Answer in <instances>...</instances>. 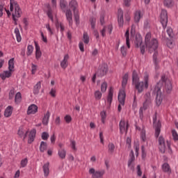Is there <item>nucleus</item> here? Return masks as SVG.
Listing matches in <instances>:
<instances>
[{"label": "nucleus", "instance_id": "nucleus-31", "mask_svg": "<svg viewBox=\"0 0 178 178\" xmlns=\"http://www.w3.org/2000/svg\"><path fill=\"white\" fill-rule=\"evenodd\" d=\"M124 37L126 38V44L127 48L130 49V32L128 30H127L125 34H124Z\"/></svg>", "mask_w": 178, "mask_h": 178}, {"label": "nucleus", "instance_id": "nucleus-12", "mask_svg": "<svg viewBox=\"0 0 178 178\" xmlns=\"http://www.w3.org/2000/svg\"><path fill=\"white\" fill-rule=\"evenodd\" d=\"M64 13H65L66 20L68 22L69 26H73V13L72 10L67 9Z\"/></svg>", "mask_w": 178, "mask_h": 178}, {"label": "nucleus", "instance_id": "nucleus-2", "mask_svg": "<svg viewBox=\"0 0 178 178\" xmlns=\"http://www.w3.org/2000/svg\"><path fill=\"white\" fill-rule=\"evenodd\" d=\"M145 44L150 54L158 49V40L156 38H152L151 32L145 35Z\"/></svg>", "mask_w": 178, "mask_h": 178}, {"label": "nucleus", "instance_id": "nucleus-20", "mask_svg": "<svg viewBox=\"0 0 178 178\" xmlns=\"http://www.w3.org/2000/svg\"><path fill=\"white\" fill-rule=\"evenodd\" d=\"M27 134H29V131H26L23 127H20L18 130V135L19 137H23L24 140H26Z\"/></svg>", "mask_w": 178, "mask_h": 178}, {"label": "nucleus", "instance_id": "nucleus-23", "mask_svg": "<svg viewBox=\"0 0 178 178\" xmlns=\"http://www.w3.org/2000/svg\"><path fill=\"white\" fill-rule=\"evenodd\" d=\"M67 60H69V54H65L63 60L60 62L62 69H66V67H67Z\"/></svg>", "mask_w": 178, "mask_h": 178}, {"label": "nucleus", "instance_id": "nucleus-48", "mask_svg": "<svg viewBox=\"0 0 178 178\" xmlns=\"http://www.w3.org/2000/svg\"><path fill=\"white\" fill-rule=\"evenodd\" d=\"M144 108L140 107L139 109V119H140V120L143 122V120H144Z\"/></svg>", "mask_w": 178, "mask_h": 178}, {"label": "nucleus", "instance_id": "nucleus-45", "mask_svg": "<svg viewBox=\"0 0 178 178\" xmlns=\"http://www.w3.org/2000/svg\"><path fill=\"white\" fill-rule=\"evenodd\" d=\"M27 163H29V159L27 158L23 159L20 163V168H26Z\"/></svg>", "mask_w": 178, "mask_h": 178}, {"label": "nucleus", "instance_id": "nucleus-38", "mask_svg": "<svg viewBox=\"0 0 178 178\" xmlns=\"http://www.w3.org/2000/svg\"><path fill=\"white\" fill-rule=\"evenodd\" d=\"M15 104H20L22 102V94L20 92H17L15 97Z\"/></svg>", "mask_w": 178, "mask_h": 178}, {"label": "nucleus", "instance_id": "nucleus-11", "mask_svg": "<svg viewBox=\"0 0 178 178\" xmlns=\"http://www.w3.org/2000/svg\"><path fill=\"white\" fill-rule=\"evenodd\" d=\"M120 133L123 134L124 131L127 133L129 130V122H127L124 120H121L119 123Z\"/></svg>", "mask_w": 178, "mask_h": 178}, {"label": "nucleus", "instance_id": "nucleus-18", "mask_svg": "<svg viewBox=\"0 0 178 178\" xmlns=\"http://www.w3.org/2000/svg\"><path fill=\"white\" fill-rule=\"evenodd\" d=\"M37 134V131L35 129H32L29 132V139H28V143L29 144H31L35 138V134Z\"/></svg>", "mask_w": 178, "mask_h": 178}, {"label": "nucleus", "instance_id": "nucleus-10", "mask_svg": "<svg viewBox=\"0 0 178 178\" xmlns=\"http://www.w3.org/2000/svg\"><path fill=\"white\" fill-rule=\"evenodd\" d=\"M159 149L161 154H165L166 151V142L165 141V138L161 136L159 137Z\"/></svg>", "mask_w": 178, "mask_h": 178}, {"label": "nucleus", "instance_id": "nucleus-1", "mask_svg": "<svg viewBox=\"0 0 178 178\" xmlns=\"http://www.w3.org/2000/svg\"><path fill=\"white\" fill-rule=\"evenodd\" d=\"M162 86L163 90L164 92H167V94H170L173 88L172 82L166 79V76L162 75L161 80L157 83L154 90V92L156 94V104L157 106H161L162 101H163V97L162 96V92L161 91Z\"/></svg>", "mask_w": 178, "mask_h": 178}, {"label": "nucleus", "instance_id": "nucleus-21", "mask_svg": "<svg viewBox=\"0 0 178 178\" xmlns=\"http://www.w3.org/2000/svg\"><path fill=\"white\" fill-rule=\"evenodd\" d=\"M69 6L71 9H72L74 13L79 11V10H77V8H79V3H77L76 0H72L69 3Z\"/></svg>", "mask_w": 178, "mask_h": 178}, {"label": "nucleus", "instance_id": "nucleus-50", "mask_svg": "<svg viewBox=\"0 0 178 178\" xmlns=\"http://www.w3.org/2000/svg\"><path fill=\"white\" fill-rule=\"evenodd\" d=\"M136 170L137 175L141 177V176H143V171H141V166L140 165H137Z\"/></svg>", "mask_w": 178, "mask_h": 178}, {"label": "nucleus", "instance_id": "nucleus-3", "mask_svg": "<svg viewBox=\"0 0 178 178\" xmlns=\"http://www.w3.org/2000/svg\"><path fill=\"white\" fill-rule=\"evenodd\" d=\"M10 12H13V20H14L15 24H17V19H19V17H22V8H20L17 1L15 0H10Z\"/></svg>", "mask_w": 178, "mask_h": 178}, {"label": "nucleus", "instance_id": "nucleus-61", "mask_svg": "<svg viewBox=\"0 0 178 178\" xmlns=\"http://www.w3.org/2000/svg\"><path fill=\"white\" fill-rule=\"evenodd\" d=\"M46 29L49 31V34L50 35H52V34H54V31L51 29V26H49V24L46 25Z\"/></svg>", "mask_w": 178, "mask_h": 178}, {"label": "nucleus", "instance_id": "nucleus-63", "mask_svg": "<svg viewBox=\"0 0 178 178\" xmlns=\"http://www.w3.org/2000/svg\"><path fill=\"white\" fill-rule=\"evenodd\" d=\"M57 28L60 29V31L61 33H63V31H65V26H63L62 24H58L57 25Z\"/></svg>", "mask_w": 178, "mask_h": 178}, {"label": "nucleus", "instance_id": "nucleus-30", "mask_svg": "<svg viewBox=\"0 0 178 178\" xmlns=\"http://www.w3.org/2000/svg\"><path fill=\"white\" fill-rule=\"evenodd\" d=\"M128 81H129V74L126 73L122 77V88H126V86H127Z\"/></svg>", "mask_w": 178, "mask_h": 178}, {"label": "nucleus", "instance_id": "nucleus-29", "mask_svg": "<svg viewBox=\"0 0 178 178\" xmlns=\"http://www.w3.org/2000/svg\"><path fill=\"white\" fill-rule=\"evenodd\" d=\"M155 134L154 136L156 138H158L159 137V134H161V122H159L156 125H155Z\"/></svg>", "mask_w": 178, "mask_h": 178}, {"label": "nucleus", "instance_id": "nucleus-49", "mask_svg": "<svg viewBox=\"0 0 178 178\" xmlns=\"http://www.w3.org/2000/svg\"><path fill=\"white\" fill-rule=\"evenodd\" d=\"M90 22L91 27L94 30V29H95V23H97V19L95 17H91L90 19Z\"/></svg>", "mask_w": 178, "mask_h": 178}, {"label": "nucleus", "instance_id": "nucleus-27", "mask_svg": "<svg viewBox=\"0 0 178 178\" xmlns=\"http://www.w3.org/2000/svg\"><path fill=\"white\" fill-rule=\"evenodd\" d=\"M12 112H13V107H12V106H8L4 111V116L6 118L10 117L12 115Z\"/></svg>", "mask_w": 178, "mask_h": 178}, {"label": "nucleus", "instance_id": "nucleus-6", "mask_svg": "<svg viewBox=\"0 0 178 178\" xmlns=\"http://www.w3.org/2000/svg\"><path fill=\"white\" fill-rule=\"evenodd\" d=\"M56 6H57V3H56V0H51V6L49 4L47 5V15L49 17V19H50V20H51V22H54V9H56Z\"/></svg>", "mask_w": 178, "mask_h": 178}, {"label": "nucleus", "instance_id": "nucleus-56", "mask_svg": "<svg viewBox=\"0 0 178 178\" xmlns=\"http://www.w3.org/2000/svg\"><path fill=\"white\" fill-rule=\"evenodd\" d=\"M49 95L51 97H53V98H55V97H56V90L55 88H51Z\"/></svg>", "mask_w": 178, "mask_h": 178}, {"label": "nucleus", "instance_id": "nucleus-37", "mask_svg": "<svg viewBox=\"0 0 178 178\" xmlns=\"http://www.w3.org/2000/svg\"><path fill=\"white\" fill-rule=\"evenodd\" d=\"M41 88V82H38L37 84L33 88V94L37 95L40 92V89Z\"/></svg>", "mask_w": 178, "mask_h": 178}, {"label": "nucleus", "instance_id": "nucleus-32", "mask_svg": "<svg viewBox=\"0 0 178 178\" xmlns=\"http://www.w3.org/2000/svg\"><path fill=\"white\" fill-rule=\"evenodd\" d=\"M58 155L60 159H65L66 158V150L65 149H58Z\"/></svg>", "mask_w": 178, "mask_h": 178}, {"label": "nucleus", "instance_id": "nucleus-58", "mask_svg": "<svg viewBox=\"0 0 178 178\" xmlns=\"http://www.w3.org/2000/svg\"><path fill=\"white\" fill-rule=\"evenodd\" d=\"M45 176L49 175V163H47L45 165Z\"/></svg>", "mask_w": 178, "mask_h": 178}, {"label": "nucleus", "instance_id": "nucleus-26", "mask_svg": "<svg viewBox=\"0 0 178 178\" xmlns=\"http://www.w3.org/2000/svg\"><path fill=\"white\" fill-rule=\"evenodd\" d=\"M12 72L10 70L8 71H4L3 73L0 74V77L2 80H5L6 79H8L12 76Z\"/></svg>", "mask_w": 178, "mask_h": 178}, {"label": "nucleus", "instance_id": "nucleus-43", "mask_svg": "<svg viewBox=\"0 0 178 178\" xmlns=\"http://www.w3.org/2000/svg\"><path fill=\"white\" fill-rule=\"evenodd\" d=\"M108 147L109 154H113L115 152V145L112 143H108Z\"/></svg>", "mask_w": 178, "mask_h": 178}, {"label": "nucleus", "instance_id": "nucleus-36", "mask_svg": "<svg viewBox=\"0 0 178 178\" xmlns=\"http://www.w3.org/2000/svg\"><path fill=\"white\" fill-rule=\"evenodd\" d=\"M13 69H15V58H13L8 61V70L13 71Z\"/></svg>", "mask_w": 178, "mask_h": 178}, {"label": "nucleus", "instance_id": "nucleus-7", "mask_svg": "<svg viewBox=\"0 0 178 178\" xmlns=\"http://www.w3.org/2000/svg\"><path fill=\"white\" fill-rule=\"evenodd\" d=\"M160 22L163 26V29H165L168 26V11L165 9H162L160 14Z\"/></svg>", "mask_w": 178, "mask_h": 178}, {"label": "nucleus", "instance_id": "nucleus-28", "mask_svg": "<svg viewBox=\"0 0 178 178\" xmlns=\"http://www.w3.org/2000/svg\"><path fill=\"white\" fill-rule=\"evenodd\" d=\"M154 54H153V62L154 63V66L156 69L159 68V65H158V51L156 50L154 51Z\"/></svg>", "mask_w": 178, "mask_h": 178}, {"label": "nucleus", "instance_id": "nucleus-51", "mask_svg": "<svg viewBox=\"0 0 178 178\" xmlns=\"http://www.w3.org/2000/svg\"><path fill=\"white\" fill-rule=\"evenodd\" d=\"M140 138L142 141H143V143H145L147 140V136L145 135V131L144 130H143L140 133Z\"/></svg>", "mask_w": 178, "mask_h": 178}, {"label": "nucleus", "instance_id": "nucleus-34", "mask_svg": "<svg viewBox=\"0 0 178 178\" xmlns=\"http://www.w3.org/2000/svg\"><path fill=\"white\" fill-rule=\"evenodd\" d=\"M141 44H143V38H141V36H136L135 40V44L136 45V47L138 48L141 47Z\"/></svg>", "mask_w": 178, "mask_h": 178}, {"label": "nucleus", "instance_id": "nucleus-57", "mask_svg": "<svg viewBox=\"0 0 178 178\" xmlns=\"http://www.w3.org/2000/svg\"><path fill=\"white\" fill-rule=\"evenodd\" d=\"M136 156H138V152L140 151V145L136 144L134 145Z\"/></svg>", "mask_w": 178, "mask_h": 178}, {"label": "nucleus", "instance_id": "nucleus-39", "mask_svg": "<svg viewBox=\"0 0 178 178\" xmlns=\"http://www.w3.org/2000/svg\"><path fill=\"white\" fill-rule=\"evenodd\" d=\"M66 6H67V1L66 0H60V8H61L63 12H65Z\"/></svg>", "mask_w": 178, "mask_h": 178}, {"label": "nucleus", "instance_id": "nucleus-9", "mask_svg": "<svg viewBox=\"0 0 178 178\" xmlns=\"http://www.w3.org/2000/svg\"><path fill=\"white\" fill-rule=\"evenodd\" d=\"M89 174L92 175V178H102L103 176L105 175V170H97L95 171V169L90 168L89 170Z\"/></svg>", "mask_w": 178, "mask_h": 178}, {"label": "nucleus", "instance_id": "nucleus-13", "mask_svg": "<svg viewBox=\"0 0 178 178\" xmlns=\"http://www.w3.org/2000/svg\"><path fill=\"white\" fill-rule=\"evenodd\" d=\"M145 102L143 103V109L144 111H146V109H148V106H149L151 105V93L147 92L145 95Z\"/></svg>", "mask_w": 178, "mask_h": 178}, {"label": "nucleus", "instance_id": "nucleus-5", "mask_svg": "<svg viewBox=\"0 0 178 178\" xmlns=\"http://www.w3.org/2000/svg\"><path fill=\"white\" fill-rule=\"evenodd\" d=\"M126 101V92L124 89L120 90L118 93V102L120 103L118 106V111L122 112V106H124V102Z\"/></svg>", "mask_w": 178, "mask_h": 178}, {"label": "nucleus", "instance_id": "nucleus-40", "mask_svg": "<svg viewBox=\"0 0 178 178\" xmlns=\"http://www.w3.org/2000/svg\"><path fill=\"white\" fill-rule=\"evenodd\" d=\"M34 51V47L31 44H29L27 47V52L26 55L27 56H30L31 54H33V51Z\"/></svg>", "mask_w": 178, "mask_h": 178}, {"label": "nucleus", "instance_id": "nucleus-44", "mask_svg": "<svg viewBox=\"0 0 178 178\" xmlns=\"http://www.w3.org/2000/svg\"><path fill=\"white\" fill-rule=\"evenodd\" d=\"M95 98L97 101H99V99H101V98H102V93L101 92V91L97 90L95 92Z\"/></svg>", "mask_w": 178, "mask_h": 178}, {"label": "nucleus", "instance_id": "nucleus-14", "mask_svg": "<svg viewBox=\"0 0 178 178\" xmlns=\"http://www.w3.org/2000/svg\"><path fill=\"white\" fill-rule=\"evenodd\" d=\"M118 22L119 27H123L124 21L123 19V10L119 8L118 10Z\"/></svg>", "mask_w": 178, "mask_h": 178}, {"label": "nucleus", "instance_id": "nucleus-8", "mask_svg": "<svg viewBox=\"0 0 178 178\" xmlns=\"http://www.w3.org/2000/svg\"><path fill=\"white\" fill-rule=\"evenodd\" d=\"M107 73L108 65L103 64L98 67L96 74L97 77H104V76H106Z\"/></svg>", "mask_w": 178, "mask_h": 178}, {"label": "nucleus", "instance_id": "nucleus-22", "mask_svg": "<svg viewBox=\"0 0 178 178\" xmlns=\"http://www.w3.org/2000/svg\"><path fill=\"white\" fill-rule=\"evenodd\" d=\"M35 48V57L36 59H40L41 58V50L38 42L34 41Z\"/></svg>", "mask_w": 178, "mask_h": 178}, {"label": "nucleus", "instance_id": "nucleus-59", "mask_svg": "<svg viewBox=\"0 0 178 178\" xmlns=\"http://www.w3.org/2000/svg\"><path fill=\"white\" fill-rule=\"evenodd\" d=\"M71 148L74 151H77V148L76 147V141L71 140Z\"/></svg>", "mask_w": 178, "mask_h": 178}, {"label": "nucleus", "instance_id": "nucleus-60", "mask_svg": "<svg viewBox=\"0 0 178 178\" xmlns=\"http://www.w3.org/2000/svg\"><path fill=\"white\" fill-rule=\"evenodd\" d=\"M35 72H37V65L32 64V66H31L32 74H35Z\"/></svg>", "mask_w": 178, "mask_h": 178}, {"label": "nucleus", "instance_id": "nucleus-62", "mask_svg": "<svg viewBox=\"0 0 178 178\" xmlns=\"http://www.w3.org/2000/svg\"><path fill=\"white\" fill-rule=\"evenodd\" d=\"M64 119L66 123H70L72 122V117L70 115H65Z\"/></svg>", "mask_w": 178, "mask_h": 178}, {"label": "nucleus", "instance_id": "nucleus-52", "mask_svg": "<svg viewBox=\"0 0 178 178\" xmlns=\"http://www.w3.org/2000/svg\"><path fill=\"white\" fill-rule=\"evenodd\" d=\"M40 152H45V142L42 141L40 143Z\"/></svg>", "mask_w": 178, "mask_h": 178}, {"label": "nucleus", "instance_id": "nucleus-47", "mask_svg": "<svg viewBox=\"0 0 178 178\" xmlns=\"http://www.w3.org/2000/svg\"><path fill=\"white\" fill-rule=\"evenodd\" d=\"M172 136L174 141H178V134L177 131H176V130H172Z\"/></svg>", "mask_w": 178, "mask_h": 178}, {"label": "nucleus", "instance_id": "nucleus-35", "mask_svg": "<svg viewBox=\"0 0 178 178\" xmlns=\"http://www.w3.org/2000/svg\"><path fill=\"white\" fill-rule=\"evenodd\" d=\"M14 33L16 35L17 42H20V41H22V36L20 35V31H19V28H15Z\"/></svg>", "mask_w": 178, "mask_h": 178}, {"label": "nucleus", "instance_id": "nucleus-64", "mask_svg": "<svg viewBox=\"0 0 178 178\" xmlns=\"http://www.w3.org/2000/svg\"><path fill=\"white\" fill-rule=\"evenodd\" d=\"M79 47L81 52H84V44L83 42H79Z\"/></svg>", "mask_w": 178, "mask_h": 178}, {"label": "nucleus", "instance_id": "nucleus-42", "mask_svg": "<svg viewBox=\"0 0 178 178\" xmlns=\"http://www.w3.org/2000/svg\"><path fill=\"white\" fill-rule=\"evenodd\" d=\"M74 21L76 22V24H79V23H80V15H79V11L74 12Z\"/></svg>", "mask_w": 178, "mask_h": 178}, {"label": "nucleus", "instance_id": "nucleus-15", "mask_svg": "<svg viewBox=\"0 0 178 178\" xmlns=\"http://www.w3.org/2000/svg\"><path fill=\"white\" fill-rule=\"evenodd\" d=\"M38 112V106L35 104H31L28 107L27 115H35Z\"/></svg>", "mask_w": 178, "mask_h": 178}, {"label": "nucleus", "instance_id": "nucleus-19", "mask_svg": "<svg viewBox=\"0 0 178 178\" xmlns=\"http://www.w3.org/2000/svg\"><path fill=\"white\" fill-rule=\"evenodd\" d=\"M161 169L164 173H169V175L172 173V168H170V165L168 163H164L161 165Z\"/></svg>", "mask_w": 178, "mask_h": 178}, {"label": "nucleus", "instance_id": "nucleus-53", "mask_svg": "<svg viewBox=\"0 0 178 178\" xmlns=\"http://www.w3.org/2000/svg\"><path fill=\"white\" fill-rule=\"evenodd\" d=\"M120 51L122 56H126L127 55V49L124 46H122L121 47Z\"/></svg>", "mask_w": 178, "mask_h": 178}, {"label": "nucleus", "instance_id": "nucleus-54", "mask_svg": "<svg viewBox=\"0 0 178 178\" xmlns=\"http://www.w3.org/2000/svg\"><path fill=\"white\" fill-rule=\"evenodd\" d=\"M107 87H108V83H106V82H104L103 83H102L101 90L102 92H105V91H106Z\"/></svg>", "mask_w": 178, "mask_h": 178}, {"label": "nucleus", "instance_id": "nucleus-25", "mask_svg": "<svg viewBox=\"0 0 178 178\" xmlns=\"http://www.w3.org/2000/svg\"><path fill=\"white\" fill-rule=\"evenodd\" d=\"M138 82H140V77H138V74H137L136 70H134L132 72V83L134 85Z\"/></svg>", "mask_w": 178, "mask_h": 178}, {"label": "nucleus", "instance_id": "nucleus-4", "mask_svg": "<svg viewBox=\"0 0 178 178\" xmlns=\"http://www.w3.org/2000/svg\"><path fill=\"white\" fill-rule=\"evenodd\" d=\"M148 81L149 76L148 75H145L144 77V81H139L134 84V86H135V88L138 90V94H141V92H143L145 88H148L149 86Z\"/></svg>", "mask_w": 178, "mask_h": 178}, {"label": "nucleus", "instance_id": "nucleus-33", "mask_svg": "<svg viewBox=\"0 0 178 178\" xmlns=\"http://www.w3.org/2000/svg\"><path fill=\"white\" fill-rule=\"evenodd\" d=\"M163 5L165 8H172L175 5L173 0H164Z\"/></svg>", "mask_w": 178, "mask_h": 178}, {"label": "nucleus", "instance_id": "nucleus-24", "mask_svg": "<svg viewBox=\"0 0 178 178\" xmlns=\"http://www.w3.org/2000/svg\"><path fill=\"white\" fill-rule=\"evenodd\" d=\"M112 101H113V88H110L107 97V102L109 104V105H111Z\"/></svg>", "mask_w": 178, "mask_h": 178}, {"label": "nucleus", "instance_id": "nucleus-17", "mask_svg": "<svg viewBox=\"0 0 178 178\" xmlns=\"http://www.w3.org/2000/svg\"><path fill=\"white\" fill-rule=\"evenodd\" d=\"M143 13L140 10H136L134 13V22L135 23H140V20L143 19Z\"/></svg>", "mask_w": 178, "mask_h": 178}, {"label": "nucleus", "instance_id": "nucleus-55", "mask_svg": "<svg viewBox=\"0 0 178 178\" xmlns=\"http://www.w3.org/2000/svg\"><path fill=\"white\" fill-rule=\"evenodd\" d=\"M167 33H168V36L170 37V38H172V37H173V29H172V28H168L167 29Z\"/></svg>", "mask_w": 178, "mask_h": 178}, {"label": "nucleus", "instance_id": "nucleus-46", "mask_svg": "<svg viewBox=\"0 0 178 178\" xmlns=\"http://www.w3.org/2000/svg\"><path fill=\"white\" fill-rule=\"evenodd\" d=\"M100 116L102 118V123L104 124L105 123V120L106 119V111H103L100 113Z\"/></svg>", "mask_w": 178, "mask_h": 178}, {"label": "nucleus", "instance_id": "nucleus-16", "mask_svg": "<svg viewBox=\"0 0 178 178\" xmlns=\"http://www.w3.org/2000/svg\"><path fill=\"white\" fill-rule=\"evenodd\" d=\"M134 161H136V156H134V151L131 150L129 154V159L128 160V168H130L131 170L134 169V167L131 165V163H133Z\"/></svg>", "mask_w": 178, "mask_h": 178}, {"label": "nucleus", "instance_id": "nucleus-41", "mask_svg": "<svg viewBox=\"0 0 178 178\" xmlns=\"http://www.w3.org/2000/svg\"><path fill=\"white\" fill-rule=\"evenodd\" d=\"M83 38L84 44H88V42H90V36H88L87 32L83 33Z\"/></svg>", "mask_w": 178, "mask_h": 178}]
</instances>
